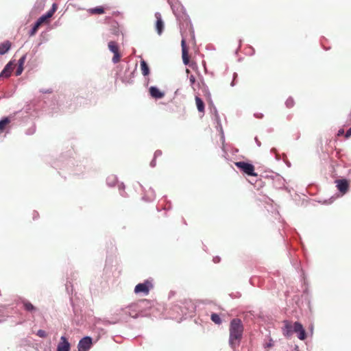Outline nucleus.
<instances>
[{
	"instance_id": "1",
	"label": "nucleus",
	"mask_w": 351,
	"mask_h": 351,
	"mask_svg": "<svg viewBox=\"0 0 351 351\" xmlns=\"http://www.w3.org/2000/svg\"><path fill=\"white\" fill-rule=\"evenodd\" d=\"M244 327L240 319L231 320L229 326V344L231 348L239 346L243 337Z\"/></svg>"
},
{
	"instance_id": "2",
	"label": "nucleus",
	"mask_w": 351,
	"mask_h": 351,
	"mask_svg": "<svg viewBox=\"0 0 351 351\" xmlns=\"http://www.w3.org/2000/svg\"><path fill=\"white\" fill-rule=\"evenodd\" d=\"M234 164L238 169L247 175L251 176H258L257 173L254 172V167L253 165L243 161L236 162Z\"/></svg>"
},
{
	"instance_id": "3",
	"label": "nucleus",
	"mask_w": 351,
	"mask_h": 351,
	"mask_svg": "<svg viewBox=\"0 0 351 351\" xmlns=\"http://www.w3.org/2000/svg\"><path fill=\"white\" fill-rule=\"evenodd\" d=\"M152 288V283L149 280H145L143 283H139L136 285L134 292L136 293H143L145 295H148L150 289Z\"/></svg>"
},
{
	"instance_id": "4",
	"label": "nucleus",
	"mask_w": 351,
	"mask_h": 351,
	"mask_svg": "<svg viewBox=\"0 0 351 351\" xmlns=\"http://www.w3.org/2000/svg\"><path fill=\"white\" fill-rule=\"evenodd\" d=\"M108 49L110 51L114 53V56L112 58V62L114 63H117L120 61L121 55L119 52V46L117 43L114 41H110L108 43Z\"/></svg>"
},
{
	"instance_id": "5",
	"label": "nucleus",
	"mask_w": 351,
	"mask_h": 351,
	"mask_svg": "<svg viewBox=\"0 0 351 351\" xmlns=\"http://www.w3.org/2000/svg\"><path fill=\"white\" fill-rule=\"evenodd\" d=\"M91 345L92 339L90 337H85L79 341L77 348L79 351H88Z\"/></svg>"
},
{
	"instance_id": "6",
	"label": "nucleus",
	"mask_w": 351,
	"mask_h": 351,
	"mask_svg": "<svg viewBox=\"0 0 351 351\" xmlns=\"http://www.w3.org/2000/svg\"><path fill=\"white\" fill-rule=\"evenodd\" d=\"M16 64L14 63V61L11 60L4 67L1 73H0V78L1 77H9L15 66Z\"/></svg>"
},
{
	"instance_id": "7",
	"label": "nucleus",
	"mask_w": 351,
	"mask_h": 351,
	"mask_svg": "<svg viewBox=\"0 0 351 351\" xmlns=\"http://www.w3.org/2000/svg\"><path fill=\"white\" fill-rule=\"evenodd\" d=\"M283 324L284 326L282 328V333L284 336L289 338L294 332V325L293 326L292 323L288 320L284 321Z\"/></svg>"
},
{
	"instance_id": "8",
	"label": "nucleus",
	"mask_w": 351,
	"mask_h": 351,
	"mask_svg": "<svg viewBox=\"0 0 351 351\" xmlns=\"http://www.w3.org/2000/svg\"><path fill=\"white\" fill-rule=\"evenodd\" d=\"M56 4L53 3L52 5V8L49 11H48L45 14L40 16L36 22L39 23L40 25L44 23H47L48 20L53 15L54 12L56 10Z\"/></svg>"
},
{
	"instance_id": "9",
	"label": "nucleus",
	"mask_w": 351,
	"mask_h": 351,
	"mask_svg": "<svg viewBox=\"0 0 351 351\" xmlns=\"http://www.w3.org/2000/svg\"><path fill=\"white\" fill-rule=\"evenodd\" d=\"M71 348L70 343L67 339L62 336L60 338V341L58 344L56 351H69Z\"/></svg>"
},
{
	"instance_id": "10",
	"label": "nucleus",
	"mask_w": 351,
	"mask_h": 351,
	"mask_svg": "<svg viewBox=\"0 0 351 351\" xmlns=\"http://www.w3.org/2000/svg\"><path fill=\"white\" fill-rule=\"evenodd\" d=\"M294 332L298 334V337L300 340H304L306 339V331L300 323H294Z\"/></svg>"
},
{
	"instance_id": "11",
	"label": "nucleus",
	"mask_w": 351,
	"mask_h": 351,
	"mask_svg": "<svg viewBox=\"0 0 351 351\" xmlns=\"http://www.w3.org/2000/svg\"><path fill=\"white\" fill-rule=\"evenodd\" d=\"M182 45V58L183 63L185 65H188L189 64V56L188 52V49L186 46V42L184 39L182 40L181 42Z\"/></svg>"
},
{
	"instance_id": "12",
	"label": "nucleus",
	"mask_w": 351,
	"mask_h": 351,
	"mask_svg": "<svg viewBox=\"0 0 351 351\" xmlns=\"http://www.w3.org/2000/svg\"><path fill=\"white\" fill-rule=\"evenodd\" d=\"M155 18L156 19V29L159 35H160L164 29V22L162 19L161 14L159 12L155 13Z\"/></svg>"
},
{
	"instance_id": "13",
	"label": "nucleus",
	"mask_w": 351,
	"mask_h": 351,
	"mask_svg": "<svg viewBox=\"0 0 351 351\" xmlns=\"http://www.w3.org/2000/svg\"><path fill=\"white\" fill-rule=\"evenodd\" d=\"M336 182H337V187L338 190L343 194H345L348 190V187H349L348 182L346 180L343 179V180H338L336 181Z\"/></svg>"
},
{
	"instance_id": "14",
	"label": "nucleus",
	"mask_w": 351,
	"mask_h": 351,
	"mask_svg": "<svg viewBox=\"0 0 351 351\" xmlns=\"http://www.w3.org/2000/svg\"><path fill=\"white\" fill-rule=\"evenodd\" d=\"M149 93L150 95L155 99H161L165 96V93L162 91H160L157 87L156 86H151L149 88Z\"/></svg>"
},
{
	"instance_id": "15",
	"label": "nucleus",
	"mask_w": 351,
	"mask_h": 351,
	"mask_svg": "<svg viewBox=\"0 0 351 351\" xmlns=\"http://www.w3.org/2000/svg\"><path fill=\"white\" fill-rule=\"evenodd\" d=\"M12 43L9 40H6L0 44V55H4L11 48Z\"/></svg>"
},
{
	"instance_id": "16",
	"label": "nucleus",
	"mask_w": 351,
	"mask_h": 351,
	"mask_svg": "<svg viewBox=\"0 0 351 351\" xmlns=\"http://www.w3.org/2000/svg\"><path fill=\"white\" fill-rule=\"evenodd\" d=\"M195 100L197 110L199 112L204 114L205 112V106L204 101L198 96H195Z\"/></svg>"
},
{
	"instance_id": "17",
	"label": "nucleus",
	"mask_w": 351,
	"mask_h": 351,
	"mask_svg": "<svg viewBox=\"0 0 351 351\" xmlns=\"http://www.w3.org/2000/svg\"><path fill=\"white\" fill-rule=\"evenodd\" d=\"M141 69L142 74L144 76H147L149 74V68L146 62L143 60L141 61Z\"/></svg>"
},
{
	"instance_id": "18",
	"label": "nucleus",
	"mask_w": 351,
	"mask_h": 351,
	"mask_svg": "<svg viewBox=\"0 0 351 351\" xmlns=\"http://www.w3.org/2000/svg\"><path fill=\"white\" fill-rule=\"evenodd\" d=\"M88 12L91 14H101L104 13V8L99 6L94 8H90Z\"/></svg>"
},
{
	"instance_id": "19",
	"label": "nucleus",
	"mask_w": 351,
	"mask_h": 351,
	"mask_svg": "<svg viewBox=\"0 0 351 351\" xmlns=\"http://www.w3.org/2000/svg\"><path fill=\"white\" fill-rule=\"evenodd\" d=\"M10 123V120L8 117H5L0 121V132H2L5 130L7 125H8Z\"/></svg>"
},
{
	"instance_id": "20",
	"label": "nucleus",
	"mask_w": 351,
	"mask_h": 351,
	"mask_svg": "<svg viewBox=\"0 0 351 351\" xmlns=\"http://www.w3.org/2000/svg\"><path fill=\"white\" fill-rule=\"evenodd\" d=\"M210 319L215 324L218 325L221 324L222 322L219 315L217 313H212Z\"/></svg>"
},
{
	"instance_id": "21",
	"label": "nucleus",
	"mask_w": 351,
	"mask_h": 351,
	"mask_svg": "<svg viewBox=\"0 0 351 351\" xmlns=\"http://www.w3.org/2000/svg\"><path fill=\"white\" fill-rule=\"evenodd\" d=\"M23 306L25 309L27 311H33L36 309L34 305L29 302H25Z\"/></svg>"
},
{
	"instance_id": "22",
	"label": "nucleus",
	"mask_w": 351,
	"mask_h": 351,
	"mask_svg": "<svg viewBox=\"0 0 351 351\" xmlns=\"http://www.w3.org/2000/svg\"><path fill=\"white\" fill-rule=\"evenodd\" d=\"M40 27V25L39 24V23L36 22L29 33V35L34 36L37 32V31Z\"/></svg>"
},
{
	"instance_id": "23",
	"label": "nucleus",
	"mask_w": 351,
	"mask_h": 351,
	"mask_svg": "<svg viewBox=\"0 0 351 351\" xmlns=\"http://www.w3.org/2000/svg\"><path fill=\"white\" fill-rule=\"evenodd\" d=\"M285 104L287 108H291L294 106V100L293 98L289 97L286 100Z\"/></svg>"
},
{
	"instance_id": "24",
	"label": "nucleus",
	"mask_w": 351,
	"mask_h": 351,
	"mask_svg": "<svg viewBox=\"0 0 351 351\" xmlns=\"http://www.w3.org/2000/svg\"><path fill=\"white\" fill-rule=\"evenodd\" d=\"M107 182L109 185L113 186L116 182V178L114 176H110L107 178Z\"/></svg>"
},
{
	"instance_id": "25",
	"label": "nucleus",
	"mask_w": 351,
	"mask_h": 351,
	"mask_svg": "<svg viewBox=\"0 0 351 351\" xmlns=\"http://www.w3.org/2000/svg\"><path fill=\"white\" fill-rule=\"evenodd\" d=\"M23 69H24V68H23V65H18V68L16 71V76L20 75L23 73Z\"/></svg>"
},
{
	"instance_id": "26",
	"label": "nucleus",
	"mask_w": 351,
	"mask_h": 351,
	"mask_svg": "<svg viewBox=\"0 0 351 351\" xmlns=\"http://www.w3.org/2000/svg\"><path fill=\"white\" fill-rule=\"evenodd\" d=\"M189 82H190V84H191V86H192V88L195 90V87H194V84L195 83V77L193 75H191L190 77H189Z\"/></svg>"
},
{
	"instance_id": "27",
	"label": "nucleus",
	"mask_w": 351,
	"mask_h": 351,
	"mask_svg": "<svg viewBox=\"0 0 351 351\" xmlns=\"http://www.w3.org/2000/svg\"><path fill=\"white\" fill-rule=\"evenodd\" d=\"M37 335L40 337H47V332L43 330H38L37 332Z\"/></svg>"
},
{
	"instance_id": "28",
	"label": "nucleus",
	"mask_w": 351,
	"mask_h": 351,
	"mask_svg": "<svg viewBox=\"0 0 351 351\" xmlns=\"http://www.w3.org/2000/svg\"><path fill=\"white\" fill-rule=\"evenodd\" d=\"M185 304L189 307V308H191V311L195 309L194 304L191 301H186Z\"/></svg>"
},
{
	"instance_id": "29",
	"label": "nucleus",
	"mask_w": 351,
	"mask_h": 351,
	"mask_svg": "<svg viewBox=\"0 0 351 351\" xmlns=\"http://www.w3.org/2000/svg\"><path fill=\"white\" fill-rule=\"evenodd\" d=\"M26 60V54L23 55L19 60L18 64L19 65H24V63Z\"/></svg>"
},
{
	"instance_id": "30",
	"label": "nucleus",
	"mask_w": 351,
	"mask_h": 351,
	"mask_svg": "<svg viewBox=\"0 0 351 351\" xmlns=\"http://www.w3.org/2000/svg\"><path fill=\"white\" fill-rule=\"evenodd\" d=\"M345 136L346 138L351 136V128L346 132Z\"/></svg>"
},
{
	"instance_id": "31",
	"label": "nucleus",
	"mask_w": 351,
	"mask_h": 351,
	"mask_svg": "<svg viewBox=\"0 0 351 351\" xmlns=\"http://www.w3.org/2000/svg\"><path fill=\"white\" fill-rule=\"evenodd\" d=\"M343 133H344V130H343V129H341V130H339L338 131V134H337V135H338V136H341V135H343Z\"/></svg>"
}]
</instances>
